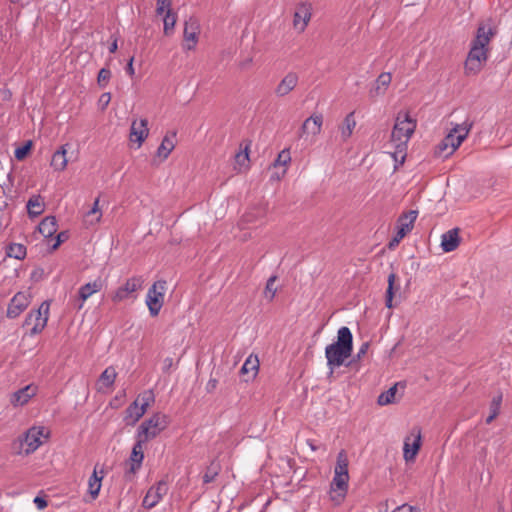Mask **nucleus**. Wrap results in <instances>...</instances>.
I'll return each mask as SVG.
<instances>
[{
	"label": "nucleus",
	"instance_id": "f257e3e1",
	"mask_svg": "<svg viewBox=\"0 0 512 512\" xmlns=\"http://www.w3.org/2000/svg\"><path fill=\"white\" fill-rule=\"evenodd\" d=\"M415 129L416 121L410 117L408 112L400 111L396 116L390 139L395 148L390 154L399 165L405 161L408 142Z\"/></svg>",
	"mask_w": 512,
	"mask_h": 512
},
{
	"label": "nucleus",
	"instance_id": "f03ea898",
	"mask_svg": "<svg viewBox=\"0 0 512 512\" xmlns=\"http://www.w3.org/2000/svg\"><path fill=\"white\" fill-rule=\"evenodd\" d=\"M352 351V332L348 327L343 326L337 332V340L325 348V358L329 369L328 378L333 376L336 368L345 364V361L351 357Z\"/></svg>",
	"mask_w": 512,
	"mask_h": 512
},
{
	"label": "nucleus",
	"instance_id": "7ed1b4c3",
	"mask_svg": "<svg viewBox=\"0 0 512 512\" xmlns=\"http://www.w3.org/2000/svg\"><path fill=\"white\" fill-rule=\"evenodd\" d=\"M470 126L455 125V127L436 145L434 155L448 158L462 144L469 134Z\"/></svg>",
	"mask_w": 512,
	"mask_h": 512
},
{
	"label": "nucleus",
	"instance_id": "20e7f679",
	"mask_svg": "<svg viewBox=\"0 0 512 512\" xmlns=\"http://www.w3.org/2000/svg\"><path fill=\"white\" fill-rule=\"evenodd\" d=\"M50 303L43 301L37 309L31 310L25 317L23 328L26 335L35 336L40 334L47 326L49 319Z\"/></svg>",
	"mask_w": 512,
	"mask_h": 512
},
{
	"label": "nucleus",
	"instance_id": "39448f33",
	"mask_svg": "<svg viewBox=\"0 0 512 512\" xmlns=\"http://www.w3.org/2000/svg\"><path fill=\"white\" fill-rule=\"evenodd\" d=\"M169 424V417L163 413H155L149 419L143 421L137 429L136 438L145 442L157 437Z\"/></svg>",
	"mask_w": 512,
	"mask_h": 512
},
{
	"label": "nucleus",
	"instance_id": "423d86ee",
	"mask_svg": "<svg viewBox=\"0 0 512 512\" xmlns=\"http://www.w3.org/2000/svg\"><path fill=\"white\" fill-rule=\"evenodd\" d=\"M166 281H156L149 289L146 295V305L148 306L150 315L155 317L159 314L163 302L164 294L166 290Z\"/></svg>",
	"mask_w": 512,
	"mask_h": 512
},
{
	"label": "nucleus",
	"instance_id": "0eeeda50",
	"mask_svg": "<svg viewBox=\"0 0 512 512\" xmlns=\"http://www.w3.org/2000/svg\"><path fill=\"white\" fill-rule=\"evenodd\" d=\"M487 53V48L471 44L470 51L465 61V73L467 75H476L479 73L482 68V64L487 60Z\"/></svg>",
	"mask_w": 512,
	"mask_h": 512
},
{
	"label": "nucleus",
	"instance_id": "6e6552de",
	"mask_svg": "<svg viewBox=\"0 0 512 512\" xmlns=\"http://www.w3.org/2000/svg\"><path fill=\"white\" fill-rule=\"evenodd\" d=\"M44 427L33 426L24 434L23 438L20 439L21 445L25 444L24 450L26 455H29L36 451L42 444L41 437H48V433L45 435Z\"/></svg>",
	"mask_w": 512,
	"mask_h": 512
},
{
	"label": "nucleus",
	"instance_id": "1a4fd4ad",
	"mask_svg": "<svg viewBox=\"0 0 512 512\" xmlns=\"http://www.w3.org/2000/svg\"><path fill=\"white\" fill-rule=\"evenodd\" d=\"M200 32V24L198 20L194 17H190L185 21L184 25V42L183 49L184 50H193L196 47L198 42V35Z\"/></svg>",
	"mask_w": 512,
	"mask_h": 512
},
{
	"label": "nucleus",
	"instance_id": "9d476101",
	"mask_svg": "<svg viewBox=\"0 0 512 512\" xmlns=\"http://www.w3.org/2000/svg\"><path fill=\"white\" fill-rule=\"evenodd\" d=\"M421 446V429L419 427H414L411 430L409 436L405 438L404 441V459L409 462L413 461L420 449Z\"/></svg>",
	"mask_w": 512,
	"mask_h": 512
},
{
	"label": "nucleus",
	"instance_id": "9b49d317",
	"mask_svg": "<svg viewBox=\"0 0 512 512\" xmlns=\"http://www.w3.org/2000/svg\"><path fill=\"white\" fill-rule=\"evenodd\" d=\"M168 486L164 480L156 483V485L149 488L146 495L143 498L142 505L146 509H152L155 507L167 494Z\"/></svg>",
	"mask_w": 512,
	"mask_h": 512
},
{
	"label": "nucleus",
	"instance_id": "f8f14e48",
	"mask_svg": "<svg viewBox=\"0 0 512 512\" xmlns=\"http://www.w3.org/2000/svg\"><path fill=\"white\" fill-rule=\"evenodd\" d=\"M31 295L27 292H18L10 300L7 308V317H18L30 304Z\"/></svg>",
	"mask_w": 512,
	"mask_h": 512
},
{
	"label": "nucleus",
	"instance_id": "ddd939ff",
	"mask_svg": "<svg viewBox=\"0 0 512 512\" xmlns=\"http://www.w3.org/2000/svg\"><path fill=\"white\" fill-rule=\"evenodd\" d=\"M348 481L349 477L334 474L330 484V499L334 504L340 505L345 499L348 491Z\"/></svg>",
	"mask_w": 512,
	"mask_h": 512
},
{
	"label": "nucleus",
	"instance_id": "4468645a",
	"mask_svg": "<svg viewBox=\"0 0 512 512\" xmlns=\"http://www.w3.org/2000/svg\"><path fill=\"white\" fill-rule=\"evenodd\" d=\"M312 16V6L308 2H301L297 5L296 11L293 17V27L299 32L302 33L305 31L306 27Z\"/></svg>",
	"mask_w": 512,
	"mask_h": 512
},
{
	"label": "nucleus",
	"instance_id": "2eb2a0df",
	"mask_svg": "<svg viewBox=\"0 0 512 512\" xmlns=\"http://www.w3.org/2000/svg\"><path fill=\"white\" fill-rule=\"evenodd\" d=\"M143 279L140 276L129 278L122 286L117 288L112 296L114 302H121L128 298L130 294L141 288Z\"/></svg>",
	"mask_w": 512,
	"mask_h": 512
},
{
	"label": "nucleus",
	"instance_id": "dca6fc26",
	"mask_svg": "<svg viewBox=\"0 0 512 512\" xmlns=\"http://www.w3.org/2000/svg\"><path fill=\"white\" fill-rule=\"evenodd\" d=\"M104 284L103 280L98 277L93 282L86 283L82 285L78 290V299L76 309L79 311L83 308L85 301L91 297L93 294L102 290Z\"/></svg>",
	"mask_w": 512,
	"mask_h": 512
},
{
	"label": "nucleus",
	"instance_id": "f3484780",
	"mask_svg": "<svg viewBox=\"0 0 512 512\" xmlns=\"http://www.w3.org/2000/svg\"><path fill=\"white\" fill-rule=\"evenodd\" d=\"M144 440L141 438H136V442L133 445L131 454H130V467L129 470L126 472L128 473H136L142 466L143 460H144V452H143V446L146 444Z\"/></svg>",
	"mask_w": 512,
	"mask_h": 512
},
{
	"label": "nucleus",
	"instance_id": "a211bd4d",
	"mask_svg": "<svg viewBox=\"0 0 512 512\" xmlns=\"http://www.w3.org/2000/svg\"><path fill=\"white\" fill-rule=\"evenodd\" d=\"M418 211L410 210L399 216L397 220V232L399 237L404 238L414 227V223L417 219Z\"/></svg>",
	"mask_w": 512,
	"mask_h": 512
},
{
	"label": "nucleus",
	"instance_id": "6ab92c4d",
	"mask_svg": "<svg viewBox=\"0 0 512 512\" xmlns=\"http://www.w3.org/2000/svg\"><path fill=\"white\" fill-rule=\"evenodd\" d=\"M299 77L295 72L287 73L275 88V93L279 97L288 95L298 84Z\"/></svg>",
	"mask_w": 512,
	"mask_h": 512
},
{
	"label": "nucleus",
	"instance_id": "aec40b11",
	"mask_svg": "<svg viewBox=\"0 0 512 512\" xmlns=\"http://www.w3.org/2000/svg\"><path fill=\"white\" fill-rule=\"evenodd\" d=\"M147 125L148 121L146 119L133 121L130 128V140L132 142H137L140 146L148 136L149 131Z\"/></svg>",
	"mask_w": 512,
	"mask_h": 512
},
{
	"label": "nucleus",
	"instance_id": "412c9836",
	"mask_svg": "<svg viewBox=\"0 0 512 512\" xmlns=\"http://www.w3.org/2000/svg\"><path fill=\"white\" fill-rule=\"evenodd\" d=\"M459 244H460V237H459V229L458 228L450 229L442 234L441 248L444 252L454 251L455 249H457Z\"/></svg>",
	"mask_w": 512,
	"mask_h": 512
},
{
	"label": "nucleus",
	"instance_id": "4be33fe9",
	"mask_svg": "<svg viewBox=\"0 0 512 512\" xmlns=\"http://www.w3.org/2000/svg\"><path fill=\"white\" fill-rule=\"evenodd\" d=\"M392 80V76L389 72H383L381 73L377 79L375 80L374 84L372 85L369 95L371 98L378 97L380 95H384L386 90L388 89L390 83Z\"/></svg>",
	"mask_w": 512,
	"mask_h": 512
},
{
	"label": "nucleus",
	"instance_id": "5701e85b",
	"mask_svg": "<svg viewBox=\"0 0 512 512\" xmlns=\"http://www.w3.org/2000/svg\"><path fill=\"white\" fill-rule=\"evenodd\" d=\"M36 391L35 386L27 385L12 394L11 403L15 406H22L36 394Z\"/></svg>",
	"mask_w": 512,
	"mask_h": 512
},
{
	"label": "nucleus",
	"instance_id": "b1692460",
	"mask_svg": "<svg viewBox=\"0 0 512 512\" xmlns=\"http://www.w3.org/2000/svg\"><path fill=\"white\" fill-rule=\"evenodd\" d=\"M323 124V116L321 114H314L307 118L301 127V131L303 134H311L313 136H316L320 134L321 128Z\"/></svg>",
	"mask_w": 512,
	"mask_h": 512
},
{
	"label": "nucleus",
	"instance_id": "393cba45",
	"mask_svg": "<svg viewBox=\"0 0 512 512\" xmlns=\"http://www.w3.org/2000/svg\"><path fill=\"white\" fill-rule=\"evenodd\" d=\"M144 414L145 408L140 406L139 399H136L126 408L124 421L127 425H134Z\"/></svg>",
	"mask_w": 512,
	"mask_h": 512
},
{
	"label": "nucleus",
	"instance_id": "a878e982",
	"mask_svg": "<svg viewBox=\"0 0 512 512\" xmlns=\"http://www.w3.org/2000/svg\"><path fill=\"white\" fill-rule=\"evenodd\" d=\"M97 467L98 465L94 467L93 473L88 480V491L93 499L99 495L102 486V479L104 477L103 469L98 472Z\"/></svg>",
	"mask_w": 512,
	"mask_h": 512
},
{
	"label": "nucleus",
	"instance_id": "bb28decb",
	"mask_svg": "<svg viewBox=\"0 0 512 512\" xmlns=\"http://www.w3.org/2000/svg\"><path fill=\"white\" fill-rule=\"evenodd\" d=\"M67 146H68V144L62 145L52 155L50 165L56 171H63L67 166V163H68V159L66 157V154H67L66 147Z\"/></svg>",
	"mask_w": 512,
	"mask_h": 512
},
{
	"label": "nucleus",
	"instance_id": "cd10ccee",
	"mask_svg": "<svg viewBox=\"0 0 512 512\" xmlns=\"http://www.w3.org/2000/svg\"><path fill=\"white\" fill-rule=\"evenodd\" d=\"M267 208L265 206L259 205L250 208L242 217L245 223H262V220L266 217Z\"/></svg>",
	"mask_w": 512,
	"mask_h": 512
},
{
	"label": "nucleus",
	"instance_id": "c85d7f7f",
	"mask_svg": "<svg viewBox=\"0 0 512 512\" xmlns=\"http://www.w3.org/2000/svg\"><path fill=\"white\" fill-rule=\"evenodd\" d=\"M57 220L54 216H46L39 224L38 230L45 238H51L57 232Z\"/></svg>",
	"mask_w": 512,
	"mask_h": 512
},
{
	"label": "nucleus",
	"instance_id": "c756f323",
	"mask_svg": "<svg viewBox=\"0 0 512 512\" xmlns=\"http://www.w3.org/2000/svg\"><path fill=\"white\" fill-rule=\"evenodd\" d=\"M175 136H176L175 133H172L171 135H166L163 138L160 146L157 148L156 154L162 160L167 159L168 156L170 155V153L172 152V150L174 149V147H175V143H174Z\"/></svg>",
	"mask_w": 512,
	"mask_h": 512
},
{
	"label": "nucleus",
	"instance_id": "7c9ffc66",
	"mask_svg": "<svg viewBox=\"0 0 512 512\" xmlns=\"http://www.w3.org/2000/svg\"><path fill=\"white\" fill-rule=\"evenodd\" d=\"M493 36V32L490 28H486L484 25L478 27L476 32V37L472 41V45L486 48L490 43V40Z\"/></svg>",
	"mask_w": 512,
	"mask_h": 512
},
{
	"label": "nucleus",
	"instance_id": "2f4dec72",
	"mask_svg": "<svg viewBox=\"0 0 512 512\" xmlns=\"http://www.w3.org/2000/svg\"><path fill=\"white\" fill-rule=\"evenodd\" d=\"M356 126V120L354 117V112H350L346 115L343 120V123L340 126L341 137L344 141H346L353 133V130Z\"/></svg>",
	"mask_w": 512,
	"mask_h": 512
},
{
	"label": "nucleus",
	"instance_id": "473e14b6",
	"mask_svg": "<svg viewBox=\"0 0 512 512\" xmlns=\"http://www.w3.org/2000/svg\"><path fill=\"white\" fill-rule=\"evenodd\" d=\"M29 216L36 217L44 212V203L40 195L32 196L27 202Z\"/></svg>",
	"mask_w": 512,
	"mask_h": 512
},
{
	"label": "nucleus",
	"instance_id": "72a5a7b5",
	"mask_svg": "<svg viewBox=\"0 0 512 512\" xmlns=\"http://www.w3.org/2000/svg\"><path fill=\"white\" fill-rule=\"evenodd\" d=\"M348 457L344 450H341L337 455L336 466L334 470L335 475L349 477L348 474Z\"/></svg>",
	"mask_w": 512,
	"mask_h": 512
},
{
	"label": "nucleus",
	"instance_id": "f704fd0d",
	"mask_svg": "<svg viewBox=\"0 0 512 512\" xmlns=\"http://www.w3.org/2000/svg\"><path fill=\"white\" fill-rule=\"evenodd\" d=\"M116 376H117V373L115 371V369L113 367H107L100 375L99 377V385H100V388L99 390L102 388V387H105V388H109L111 387L114 382H115V379H116Z\"/></svg>",
	"mask_w": 512,
	"mask_h": 512
},
{
	"label": "nucleus",
	"instance_id": "c9c22d12",
	"mask_svg": "<svg viewBox=\"0 0 512 512\" xmlns=\"http://www.w3.org/2000/svg\"><path fill=\"white\" fill-rule=\"evenodd\" d=\"M396 274L394 272L390 273L388 276V287L385 295V306L387 308L393 307V297H394V285L396 280Z\"/></svg>",
	"mask_w": 512,
	"mask_h": 512
},
{
	"label": "nucleus",
	"instance_id": "e433bc0d",
	"mask_svg": "<svg viewBox=\"0 0 512 512\" xmlns=\"http://www.w3.org/2000/svg\"><path fill=\"white\" fill-rule=\"evenodd\" d=\"M397 392V384L390 387L387 391L382 392L377 399V403L381 406H385L391 404L395 400V395Z\"/></svg>",
	"mask_w": 512,
	"mask_h": 512
},
{
	"label": "nucleus",
	"instance_id": "4c0bfd02",
	"mask_svg": "<svg viewBox=\"0 0 512 512\" xmlns=\"http://www.w3.org/2000/svg\"><path fill=\"white\" fill-rule=\"evenodd\" d=\"M7 255L18 260L24 259L26 256V247L19 243H12L7 248Z\"/></svg>",
	"mask_w": 512,
	"mask_h": 512
},
{
	"label": "nucleus",
	"instance_id": "58836bf2",
	"mask_svg": "<svg viewBox=\"0 0 512 512\" xmlns=\"http://www.w3.org/2000/svg\"><path fill=\"white\" fill-rule=\"evenodd\" d=\"M164 33L167 35L169 34L170 30H173L175 23H176V15L172 13L171 10L167 11L164 19Z\"/></svg>",
	"mask_w": 512,
	"mask_h": 512
},
{
	"label": "nucleus",
	"instance_id": "ea45409f",
	"mask_svg": "<svg viewBox=\"0 0 512 512\" xmlns=\"http://www.w3.org/2000/svg\"><path fill=\"white\" fill-rule=\"evenodd\" d=\"M259 366V361L257 358L252 359L251 356L246 359L244 364L241 367V373L246 374L249 371H257Z\"/></svg>",
	"mask_w": 512,
	"mask_h": 512
},
{
	"label": "nucleus",
	"instance_id": "a19ab883",
	"mask_svg": "<svg viewBox=\"0 0 512 512\" xmlns=\"http://www.w3.org/2000/svg\"><path fill=\"white\" fill-rule=\"evenodd\" d=\"M111 78V71L108 68L100 69L97 76V83L101 88L106 87Z\"/></svg>",
	"mask_w": 512,
	"mask_h": 512
},
{
	"label": "nucleus",
	"instance_id": "79ce46f5",
	"mask_svg": "<svg viewBox=\"0 0 512 512\" xmlns=\"http://www.w3.org/2000/svg\"><path fill=\"white\" fill-rule=\"evenodd\" d=\"M276 279H277V276L273 275V276L269 277V279L267 280L264 294L266 297L269 298V300H272L275 297L276 288L274 287V283H275Z\"/></svg>",
	"mask_w": 512,
	"mask_h": 512
},
{
	"label": "nucleus",
	"instance_id": "37998d69",
	"mask_svg": "<svg viewBox=\"0 0 512 512\" xmlns=\"http://www.w3.org/2000/svg\"><path fill=\"white\" fill-rule=\"evenodd\" d=\"M137 399H139L140 406H143L146 411L149 405L154 402V394L151 390H147L143 392Z\"/></svg>",
	"mask_w": 512,
	"mask_h": 512
},
{
	"label": "nucleus",
	"instance_id": "c03bdc74",
	"mask_svg": "<svg viewBox=\"0 0 512 512\" xmlns=\"http://www.w3.org/2000/svg\"><path fill=\"white\" fill-rule=\"evenodd\" d=\"M31 147H32V142L28 141L24 145L16 148L15 151H14L15 158L17 160H23L27 156V154L29 153Z\"/></svg>",
	"mask_w": 512,
	"mask_h": 512
},
{
	"label": "nucleus",
	"instance_id": "a18cd8bd",
	"mask_svg": "<svg viewBox=\"0 0 512 512\" xmlns=\"http://www.w3.org/2000/svg\"><path fill=\"white\" fill-rule=\"evenodd\" d=\"M369 342H363L362 345L360 346L357 354L355 356H353V358L349 361V363L347 365H352L354 363H356L357 361H360L361 358L363 356L366 355L368 349H369Z\"/></svg>",
	"mask_w": 512,
	"mask_h": 512
},
{
	"label": "nucleus",
	"instance_id": "49530a36",
	"mask_svg": "<svg viewBox=\"0 0 512 512\" xmlns=\"http://www.w3.org/2000/svg\"><path fill=\"white\" fill-rule=\"evenodd\" d=\"M501 403H502V394L494 396L490 403V413L498 416L500 413Z\"/></svg>",
	"mask_w": 512,
	"mask_h": 512
},
{
	"label": "nucleus",
	"instance_id": "de8ad7c7",
	"mask_svg": "<svg viewBox=\"0 0 512 512\" xmlns=\"http://www.w3.org/2000/svg\"><path fill=\"white\" fill-rule=\"evenodd\" d=\"M169 10H171V0H157V14L163 15Z\"/></svg>",
	"mask_w": 512,
	"mask_h": 512
},
{
	"label": "nucleus",
	"instance_id": "09e8293b",
	"mask_svg": "<svg viewBox=\"0 0 512 512\" xmlns=\"http://www.w3.org/2000/svg\"><path fill=\"white\" fill-rule=\"evenodd\" d=\"M290 152L288 149L282 150L279 154L277 159L275 160V165H286L288 162H290Z\"/></svg>",
	"mask_w": 512,
	"mask_h": 512
},
{
	"label": "nucleus",
	"instance_id": "8fccbe9b",
	"mask_svg": "<svg viewBox=\"0 0 512 512\" xmlns=\"http://www.w3.org/2000/svg\"><path fill=\"white\" fill-rule=\"evenodd\" d=\"M69 239L68 231H61L57 234L54 244L51 246L52 250H56L62 243Z\"/></svg>",
	"mask_w": 512,
	"mask_h": 512
},
{
	"label": "nucleus",
	"instance_id": "3c124183",
	"mask_svg": "<svg viewBox=\"0 0 512 512\" xmlns=\"http://www.w3.org/2000/svg\"><path fill=\"white\" fill-rule=\"evenodd\" d=\"M218 475V471L213 467H208L205 474L203 475V483L208 484L215 480Z\"/></svg>",
	"mask_w": 512,
	"mask_h": 512
},
{
	"label": "nucleus",
	"instance_id": "603ef678",
	"mask_svg": "<svg viewBox=\"0 0 512 512\" xmlns=\"http://www.w3.org/2000/svg\"><path fill=\"white\" fill-rule=\"evenodd\" d=\"M98 205H99V198H97L94 201L93 207L86 214L87 217H90L94 214H98V216L96 217V220H95L96 223H98L100 221L101 216H102V213L100 212Z\"/></svg>",
	"mask_w": 512,
	"mask_h": 512
},
{
	"label": "nucleus",
	"instance_id": "864d4df0",
	"mask_svg": "<svg viewBox=\"0 0 512 512\" xmlns=\"http://www.w3.org/2000/svg\"><path fill=\"white\" fill-rule=\"evenodd\" d=\"M235 160L240 166H244L249 162V155L247 148L244 152H239L235 155Z\"/></svg>",
	"mask_w": 512,
	"mask_h": 512
},
{
	"label": "nucleus",
	"instance_id": "5fc2aeb1",
	"mask_svg": "<svg viewBox=\"0 0 512 512\" xmlns=\"http://www.w3.org/2000/svg\"><path fill=\"white\" fill-rule=\"evenodd\" d=\"M419 509L415 506L408 504H402L395 508L392 512H417Z\"/></svg>",
	"mask_w": 512,
	"mask_h": 512
},
{
	"label": "nucleus",
	"instance_id": "6e6d98bb",
	"mask_svg": "<svg viewBox=\"0 0 512 512\" xmlns=\"http://www.w3.org/2000/svg\"><path fill=\"white\" fill-rule=\"evenodd\" d=\"M33 503L39 510H43L48 506L47 500L41 496H36L33 500Z\"/></svg>",
	"mask_w": 512,
	"mask_h": 512
},
{
	"label": "nucleus",
	"instance_id": "4d7b16f0",
	"mask_svg": "<svg viewBox=\"0 0 512 512\" xmlns=\"http://www.w3.org/2000/svg\"><path fill=\"white\" fill-rule=\"evenodd\" d=\"M111 100V94L109 92L103 93L99 98V103L102 105V108H106Z\"/></svg>",
	"mask_w": 512,
	"mask_h": 512
},
{
	"label": "nucleus",
	"instance_id": "13d9d810",
	"mask_svg": "<svg viewBox=\"0 0 512 512\" xmlns=\"http://www.w3.org/2000/svg\"><path fill=\"white\" fill-rule=\"evenodd\" d=\"M218 385V380L215 378H210L206 384V391L208 393L213 392Z\"/></svg>",
	"mask_w": 512,
	"mask_h": 512
},
{
	"label": "nucleus",
	"instance_id": "bf43d9fd",
	"mask_svg": "<svg viewBox=\"0 0 512 512\" xmlns=\"http://www.w3.org/2000/svg\"><path fill=\"white\" fill-rule=\"evenodd\" d=\"M133 61H134V57H131L126 65V68H125V71L126 73L129 75V76H133L135 71H134V67H133Z\"/></svg>",
	"mask_w": 512,
	"mask_h": 512
},
{
	"label": "nucleus",
	"instance_id": "052dcab7",
	"mask_svg": "<svg viewBox=\"0 0 512 512\" xmlns=\"http://www.w3.org/2000/svg\"><path fill=\"white\" fill-rule=\"evenodd\" d=\"M402 239H403L402 237H399L397 234H395V236L389 242V248H393V247L397 246Z\"/></svg>",
	"mask_w": 512,
	"mask_h": 512
},
{
	"label": "nucleus",
	"instance_id": "680f3d73",
	"mask_svg": "<svg viewBox=\"0 0 512 512\" xmlns=\"http://www.w3.org/2000/svg\"><path fill=\"white\" fill-rule=\"evenodd\" d=\"M117 49H118V44H117V39L115 38L109 46V52L115 53L117 51Z\"/></svg>",
	"mask_w": 512,
	"mask_h": 512
},
{
	"label": "nucleus",
	"instance_id": "e2e57ef3",
	"mask_svg": "<svg viewBox=\"0 0 512 512\" xmlns=\"http://www.w3.org/2000/svg\"><path fill=\"white\" fill-rule=\"evenodd\" d=\"M496 417L497 415L490 413V415L486 418V423L490 424Z\"/></svg>",
	"mask_w": 512,
	"mask_h": 512
},
{
	"label": "nucleus",
	"instance_id": "0e129e2a",
	"mask_svg": "<svg viewBox=\"0 0 512 512\" xmlns=\"http://www.w3.org/2000/svg\"><path fill=\"white\" fill-rule=\"evenodd\" d=\"M307 444L309 445L312 451L317 450V446H315L311 440H307Z\"/></svg>",
	"mask_w": 512,
	"mask_h": 512
},
{
	"label": "nucleus",
	"instance_id": "69168bd1",
	"mask_svg": "<svg viewBox=\"0 0 512 512\" xmlns=\"http://www.w3.org/2000/svg\"><path fill=\"white\" fill-rule=\"evenodd\" d=\"M9 1H10L11 3H13V4H17V3H19L21 0H9Z\"/></svg>",
	"mask_w": 512,
	"mask_h": 512
}]
</instances>
